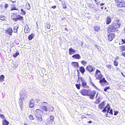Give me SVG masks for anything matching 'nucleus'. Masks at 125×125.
Wrapping results in <instances>:
<instances>
[{"label": "nucleus", "mask_w": 125, "mask_h": 125, "mask_svg": "<svg viewBox=\"0 0 125 125\" xmlns=\"http://www.w3.org/2000/svg\"><path fill=\"white\" fill-rule=\"evenodd\" d=\"M95 77L97 79H100V82L103 85H106L107 84V81L105 80L104 78H103L101 79L102 75L101 74V72L99 70L96 69L94 75Z\"/></svg>", "instance_id": "1"}, {"label": "nucleus", "mask_w": 125, "mask_h": 125, "mask_svg": "<svg viewBox=\"0 0 125 125\" xmlns=\"http://www.w3.org/2000/svg\"><path fill=\"white\" fill-rule=\"evenodd\" d=\"M120 25V21L117 20L112 23L111 25L109 26L108 29L111 32H114L116 30V29L119 28Z\"/></svg>", "instance_id": "2"}, {"label": "nucleus", "mask_w": 125, "mask_h": 125, "mask_svg": "<svg viewBox=\"0 0 125 125\" xmlns=\"http://www.w3.org/2000/svg\"><path fill=\"white\" fill-rule=\"evenodd\" d=\"M115 1L117 7H125V2L123 0H115Z\"/></svg>", "instance_id": "3"}, {"label": "nucleus", "mask_w": 125, "mask_h": 125, "mask_svg": "<svg viewBox=\"0 0 125 125\" xmlns=\"http://www.w3.org/2000/svg\"><path fill=\"white\" fill-rule=\"evenodd\" d=\"M41 112L39 109H36L35 111V115L38 121H41L42 120V117L41 114Z\"/></svg>", "instance_id": "4"}, {"label": "nucleus", "mask_w": 125, "mask_h": 125, "mask_svg": "<svg viewBox=\"0 0 125 125\" xmlns=\"http://www.w3.org/2000/svg\"><path fill=\"white\" fill-rule=\"evenodd\" d=\"M107 111V113H109L110 114L112 115L113 114V110L112 109H110V105L109 104H107L105 107L104 108L102 112H105Z\"/></svg>", "instance_id": "5"}, {"label": "nucleus", "mask_w": 125, "mask_h": 125, "mask_svg": "<svg viewBox=\"0 0 125 125\" xmlns=\"http://www.w3.org/2000/svg\"><path fill=\"white\" fill-rule=\"evenodd\" d=\"M17 14H13L11 16L12 18L13 19L14 21H17L18 20H20L21 21H22L23 19V17L21 16L20 15H17Z\"/></svg>", "instance_id": "6"}, {"label": "nucleus", "mask_w": 125, "mask_h": 125, "mask_svg": "<svg viewBox=\"0 0 125 125\" xmlns=\"http://www.w3.org/2000/svg\"><path fill=\"white\" fill-rule=\"evenodd\" d=\"M89 90L83 89L81 90L80 92L83 95L88 96L89 95Z\"/></svg>", "instance_id": "7"}, {"label": "nucleus", "mask_w": 125, "mask_h": 125, "mask_svg": "<svg viewBox=\"0 0 125 125\" xmlns=\"http://www.w3.org/2000/svg\"><path fill=\"white\" fill-rule=\"evenodd\" d=\"M86 70L89 72H91L95 70V68L94 67H93L91 65H88L86 67Z\"/></svg>", "instance_id": "8"}, {"label": "nucleus", "mask_w": 125, "mask_h": 125, "mask_svg": "<svg viewBox=\"0 0 125 125\" xmlns=\"http://www.w3.org/2000/svg\"><path fill=\"white\" fill-rule=\"evenodd\" d=\"M96 94V92L94 91H93L91 92L90 91L89 93V95L90 98L92 99H93Z\"/></svg>", "instance_id": "9"}, {"label": "nucleus", "mask_w": 125, "mask_h": 125, "mask_svg": "<svg viewBox=\"0 0 125 125\" xmlns=\"http://www.w3.org/2000/svg\"><path fill=\"white\" fill-rule=\"evenodd\" d=\"M115 34L114 33H110L109 34L107 37L108 40L109 41H112L114 38Z\"/></svg>", "instance_id": "10"}, {"label": "nucleus", "mask_w": 125, "mask_h": 125, "mask_svg": "<svg viewBox=\"0 0 125 125\" xmlns=\"http://www.w3.org/2000/svg\"><path fill=\"white\" fill-rule=\"evenodd\" d=\"M34 100L33 99L31 98L29 104V107L30 108H32L34 106Z\"/></svg>", "instance_id": "11"}, {"label": "nucleus", "mask_w": 125, "mask_h": 125, "mask_svg": "<svg viewBox=\"0 0 125 125\" xmlns=\"http://www.w3.org/2000/svg\"><path fill=\"white\" fill-rule=\"evenodd\" d=\"M12 29L11 28H9L7 30L5 31L6 33H8L9 35H12Z\"/></svg>", "instance_id": "12"}, {"label": "nucleus", "mask_w": 125, "mask_h": 125, "mask_svg": "<svg viewBox=\"0 0 125 125\" xmlns=\"http://www.w3.org/2000/svg\"><path fill=\"white\" fill-rule=\"evenodd\" d=\"M52 122L49 118H48L46 119L45 123L46 125H50L52 124Z\"/></svg>", "instance_id": "13"}, {"label": "nucleus", "mask_w": 125, "mask_h": 125, "mask_svg": "<svg viewBox=\"0 0 125 125\" xmlns=\"http://www.w3.org/2000/svg\"><path fill=\"white\" fill-rule=\"evenodd\" d=\"M30 30V29L28 27V25H25L24 30V31L25 33H28L29 32Z\"/></svg>", "instance_id": "14"}, {"label": "nucleus", "mask_w": 125, "mask_h": 125, "mask_svg": "<svg viewBox=\"0 0 125 125\" xmlns=\"http://www.w3.org/2000/svg\"><path fill=\"white\" fill-rule=\"evenodd\" d=\"M76 51L74 50L72 48H71L69 49V54L71 55L73 54Z\"/></svg>", "instance_id": "15"}, {"label": "nucleus", "mask_w": 125, "mask_h": 125, "mask_svg": "<svg viewBox=\"0 0 125 125\" xmlns=\"http://www.w3.org/2000/svg\"><path fill=\"white\" fill-rule=\"evenodd\" d=\"M72 57L74 58L75 59H80L81 58V56L78 54L74 55L72 56Z\"/></svg>", "instance_id": "16"}, {"label": "nucleus", "mask_w": 125, "mask_h": 125, "mask_svg": "<svg viewBox=\"0 0 125 125\" xmlns=\"http://www.w3.org/2000/svg\"><path fill=\"white\" fill-rule=\"evenodd\" d=\"M81 80L82 81V84L83 86L84 87H85L86 85V83L84 80H83L82 78H81Z\"/></svg>", "instance_id": "17"}, {"label": "nucleus", "mask_w": 125, "mask_h": 125, "mask_svg": "<svg viewBox=\"0 0 125 125\" xmlns=\"http://www.w3.org/2000/svg\"><path fill=\"white\" fill-rule=\"evenodd\" d=\"M2 123L3 125H8L9 124L8 122L6 120L5 118H4L3 119Z\"/></svg>", "instance_id": "18"}, {"label": "nucleus", "mask_w": 125, "mask_h": 125, "mask_svg": "<svg viewBox=\"0 0 125 125\" xmlns=\"http://www.w3.org/2000/svg\"><path fill=\"white\" fill-rule=\"evenodd\" d=\"M72 64L74 67L78 68L79 64L77 62H72Z\"/></svg>", "instance_id": "19"}, {"label": "nucleus", "mask_w": 125, "mask_h": 125, "mask_svg": "<svg viewBox=\"0 0 125 125\" xmlns=\"http://www.w3.org/2000/svg\"><path fill=\"white\" fill-rule=\"evenodd\" d=\"M79 70L81 73H83L85 71V70L84 67L81 66L80 67Z\"/></svg>", "instance_id": "20"}, {"label": "nucleus", "mask_w": 125, "mask_h": 125, "mask_svg": "<svg viewBox=\"0 0 125 125\" xmlns=\"http://www.w3.org/2000/svg\"><path fill=\"white\" fill-rule=\"evenodd\" d=\"M66 2L64 0L62 1V7L64 9L66 8Z\"/></svg>", "instance_id": "21"}, {"label": "nucleus", "mask_w": 125, "mask_h": 125, "mask_svg": "<svg viewBox=\"0 0 125 125\" xmlns=\"http://www.w3.org/2000/svg\"><path fill=\"white\" fill-rule=\"evenodd\" d=\"M111 22V18L110 17H108L106 19V23L107 24H109Z\"/></svg>", "instance_id": "22"}, {"label": "nucleus", "mask_w": 125, "mask_h": 125, "mask_svg": "<svg viewBox=\"0 0 125 125\" xmlns=\"http://www.w3.org/2000/svg\"><path fill=\"white\" fill-rule=\"evenodd\" d=\"M104 102H102L101 104L99 105V108L101 109H103L104 107Z\"/></svg>", "instance_id": "23"}, {"label": "nucleus", "mask_w": 125, "mask_h": 125, "mask_svg": "<svg viewBox=\"0 0 125 125\" xmlns=\"http://www.w3.org/2000/svg\"><path fill=\"white\" fill-rule=\"evenodd\" d=\"M4 76L3 75H1L0 76V82H2L4 80Z\"/></svg>", "instance_id": "24"}, {"label": "nucleus", "mask_w": 125, "mask_h": 125, "mask_svg": "<svg viewBox=\"0 0 125 125\" xmlns=\"http://www.w3.org/2000/svg\"><path fill=\"white\" fill-rule=\"evenodd\" d=\"M22 98L20 97V98L19 99V105L21 106L22 105V101H23L22 100Z\"/></svg>", "instance_id": "25"}, {"label": "nucleus", "mask_w": 125, "mask_h": 125, "mask_svg": "<svg viewBox=\"0 0 125 125\" xmlns=\"http://www.w3.org/2000/svg\"><path fill=\"white\" fill-rule=\"evenodd\" d=\"M34 37V34H32L28 36V39L30 40H31Z\"/></svg>", "instance_id": "26"}, {"label": "nucleus", "mask_w": 125, "mask_h": 125, "mask_svg": "<svg viewBox=\"0 0 125 125\" xmlns=\"http://www.w3.org/2000/svg\"><path fill=\"white\" fill-rule=\"evenodd\" d=\"M26 7L27 9L28 10H29L30 8V4L28 3H27L26 5Z\"/></svg>", "instance_id": "27"}, {"label": "nucleus", "mask_w": 125, "mask_h": 125, "mask_svg": "<svg viewBox=\"0 0 125 125\" xmlns=\"http://www.w3.org/2000/svg\"><path fill=\"white\" fill-rule=\"evenodd\" d=\"M94 30L95 31H99L100 30V27L98 26H95L94 28Z\"/></svg>", "instance_id": "28"}, {"label": "nucleus", "mask_w": 125, "mask_h": 125, "mask_svg": "<svg viewBox=\"0 0 125 125\" xmlns=\"http://www.w3.org/2000/svg\"><path fill=\"white\" fill-rule=\"evenodd\" d=\"M19 54V52H16L15 54H14L13 55V56L14 57H16Z\"/></svg>", "instance_id": "29"}, {"label": "nucleus", "mask_w": 125, "mask_h": 125, "mask_svg": "<svg viewBox=\"0 0 125 125\" xmlns=\"http://www.w3.org/2000/svg\"><path fill=\"white\" fill-rule=\"evenodd\" d=\"M120 47L121 48L122 51V52L125 50V45L124 46H121Z\"/></svg>", "instance_id": "30"}, {"label": "nucleus", "mask_w": 125, "mask_h": 125, "mask_svg": "<svg viewBox=\"0 0 125 125\" xmlns=\"http://www.w3.org/2000/svg\"><path fill=\"white\" fill-rule=\"evenodd\" d=\"M48 110L52 112L53 110V107L51 106L49 108Z\"/></svg>", "instance_id": "31"}, {"label": "nucleus", "mask_w": 125, "mask_h": 125, "mask_svg": "<svg viewBox=\"0 0 125 125\" xmlns=\"http://www.w3.org/2000/svg\"><path fill=\"white\" fill-rule=\"evenodd\" d=\"M42 108L43 110H45L46 111H47L48 110L47 108L45 106H43L42 107Z\"/></svg>", "instance_id": "32"}, {"label": "nucleus", "mask_w": 125, "mask_h": 125, "mask_svg": "<svg viewBox=\"0 0 125 125\" xmlns=\"http://www.w3.org/2000/svg\"><path fill=\"white\" fill-rule=\"evenodd\" d=\"M106 66L109 69H111L112 67V65L111 64H107Z\"/></svg>", "instance_id": "33"}, {"label": "nucleus", "mask_w": 125, "mask_h": 125, "mask_svg": "<svg viewBox=\"0 0 125 125\" xmlns=\"http://www.w3.org/2000/svg\"><path fill=\"white\" fill-rule=\"evenodd\" d=\"M114 65L117 66L118 65V63L116 60L115 59L114 62Z\"/></svg>", "instance_id": "34"}, {"label": "nucleus", "mask_w": 125, "mask_h": 125, "mask_svg": "<svg viewBox=\"0 0 125 125\" xmlns=\"http://www.w3.org/2000/svg\"><path fill=\"white\" fill-rule=\"evenodd\" d=\"M76 88L78 89H79L80 88V86L81 85V84H76L75 85Z\"/></svg>", "instance_id": "35"}, {"label": "nucleus", "mask_w": 125, "mask_h": 125, "mask_svg": "<svg viewBox=\"0 0 125 125\" xmlns=\"http://www.w3.org/2000/svg\"><path fill=\"white\" fill-rule=\"evenodd\" d=\"M81 63L83 64V65L85 66L87 64V63L86 61L84 60H83L81 61Z\"/></svg>", "instance_id": "36"}, {"label": "nucleus", "mask_w": 125, "mask_h": 125, "mask_svg": "<svg viewBox=\"0 0 125 125\" xmlns=\"http://www.w3.org/2000/svg\"><path fill=\"white\" fill-rule=\"evenodd\" d=\"M21 11L23 15H25L26 14V12L24 10H23V9H21Z\"/></svg>", "instance_id": "37"}, {"label": "nucleus", "mask_w": 125, "mask_h": 125, "mask_svg": "<svg viewBox=\"0 0 125 125\" xmlns=\"http://www.w3.org/2000/svg\"><path fill=\"white\" fill-rule=\"evenodd\" d=\"M5 17L2 15H0V19L4 20L5 19Z\"/></svg>", "instance_id": "38"}, {"label": "nucleus", "mask_w": 125, "mask_h": 125, "mask_svg": "<svg viewBox=\"0 0 125 125\" xmlns=\"http://www.w3.org/2000/svg\"><path fill=\"white\" fill-rule=\"evenodd\" d=\"M54 120V117L52 115H51L50 116V120H51L53 122V121Z\"/></svg>", "instance_id": "39"}, {"label": "nucleus", "mask_w": 125, "mask_h": 125, "mask_svg": "<svg viewBox=\"0 0 125 125\" xmlns=\"http://www.w3.org/2000/svg\"><path fill=\"white\" fill-rule=\"evenodd\" d=\"M94 8V11H95L96 12L99 10V9L98 8H96L95 7H94V8Z\"/></svg>", "instance_id": "40"}, {"label": "nucleus", "mask_w": 125, "mask_h": 125, "mask_svg": "<svg viewBox=\"0 0 125 125\" xmlns=\"http://www.w3.org/2000/svg\"><path fill=\"white\" fill-rule=\"evenodd\" d=\"M110 89L109 87H106L104 89V91H106L107 90Z\"/></svg>", "instance_id": "41"}, {"label": "nucleus", "mask_w": 125, "mask_h": 125, "mask_svg": "<svg viewBox=\"0 0 125 125\" xmlns=\"http://www.w3.org/2000/svg\"><path fill=\"white\" fill-rule=\"evenodd\" d=\"M14 28L13 29L14 32L15 33L17 32V29H18V28L17 27V28H16V27H14Z\"/></svg>", "instance_id": "42"}, {"label": "nucleus", "mask_w": 125, "mask_h": 125, "mask_svg": "<svg viewBox=\"0 0 125 125\" xmlns=\"http://www.w3.org/2000/svg\"><path fill=\"white\" fill-rule=\"evenodd\" d=\"M0 117L2 118L3 119H4V118H5V117L4 115L1 114H0Z\"/></svg>", "instance_id": "43"}, {"label": "nucleus", "mask_w": 125, "mask_h": 125, "mask_svg": "<svg viewBox=\"0 0 125 125\" xmlns=\"http://www.w3.org/2000/svg\"><path fill=\"white\" fill-rule=\"evenodd\" d=\"M100 99L98 98L97 99L96 101L95 102V103L98 104L100 102Z\"/></svg>", "instance_id": "44"}, {"label": "nucleus", "mask_w": 125, "mask_h": 125, "mask_svg": "<svg viewBox=\"0 0 125 125\" xmlns=\"http://www.w3.org/2000/svg\"><path fill=\"white\" fill-rule=\"evenodd\" d=\"M18 10V9L16 8V7H14L12 8L11 9V10Z\"/></svg>", "instance_id": "45"}, {"label": "nucleus", "mask_w": 125, "mask_h": 125, "mask_svg": "<svg viewBox=\"0 0 125 125\" xmlns=\"http://www.w3.org/2000/svg\"><path fill=\"white\" fill-rule=\"evenodd\" d=\"M88 6L91 8H94V7L93 6H92V5L91 4H89L88 5Z\"/></svg>", "instance_id": "46"}, {"label": "nucleus", "mask_w": 125, "mask_h": 125, "mask_svg": "<svg viewBox=\"0 0 125 125\" xmlns=\"http://www.w3.org/2000/svg\"><path fill=\"white\" fill-rule=\"evenodd\" d=\"M29 117L30 119L33 120L34 117L32 115H30L29 116Z\"/></svg>", "instance_id": "47"}, {"label": "nucleus", "mask_w": 125, "mask_h": 125, "mask_svg": "<svg viewBox=\"0 0 125 125\" xmlns=\"http://www.w3.org/2000/svg\"><path fill=\"white\" fill-rule=\"evenodd\" d=\"M121 41L122 42V44L125 43V39H122Z\"/></svg>", "instance_id": "48"}, {"label": "nucleus", "mask_w": 125, "mask_h": 125, "mask_svg": "<svg viewBox=\"0 0 125 125\" xmlns=\"http://www.w3.org/2000/svg\"><path fill=\"white\" fill-rule=\"evenodd\" d=\"M24 95V94H22L21 93H20V95L21 96L20 97H21V98H22V99H23L24 100V98L22 96H23V95Z\"/></svg>", "instance_id": "49"}, {"label": "nucleus", "mask_w": 125, "mask_h": 125, "mask_svg": "<svg viewBox=\"0 0 125 125\" xmlns=\"http://www.w3.org/2000/svg\"><path fill=\"white\" fill-rule=\"evenodd\" d=\"M8 5L7 4H6L5 5V8L6 9L8 7Z\"/></svg>", "instance_id": "50"}, {"label": "nucleus", "mask_w": 125, "mask_h": 125, "mask_svg": "<svg viewBox=\"0 0 125 125\" xmlns=\"http://www.w3.org/2000/svg\"><path fill=\"white\" fill-rule=\"evenodd\" d=\"M121 54L124 56V57H125V52H122L121 53Z\"/></svg>", "instance_id": "51"}, {"label": "nucleus", "mask_w": 125, "mask_h": 125, "mask_svg": "<svg viewBox=\"0 0 125 125\" xmlns=\"http://www.w3.org/2000/svg\"><path fill=\"white\" fill-rule=\"evenodd\" d=\"M42 105H45V104H47V103L45 102H44L42 103Z\"/></svg>", "instance_id": "52"}, {"label": "nucleus", "mask_w": 125, "mask_h": 125, "mask_svg": "<svg viewBox=\"0 0 125 125\" xmlns=\"http://www.w3.org/2000/svg\"><path fill=\"white\" fill-rule=\"evenodd\" d=\"M105 4L104 3H100V6H103V5H104V4Z\"/></svg>", "instance_id": "53"}, {"label": "nucleus", "mask_w": 125, "mask_h": 125, "mask_svg": "<svg viewBox=\"0 0 125 125\" xmlns=\"http://www.w3.org/2000/svg\"><path fill=\"white\" fill-rule=\"evenodd\" d=\"M100 1L99 2H97L96 3V4L97 5L98 7V5L99 4V3H100Z\"/></svg>", "instance_id": "54"}, {"label": "nucleus", "mask_w": 125, "mask_h": 125, "mask_svg": "<svg viewBox=\"0 0 125 125\" xmlns=\"http://www.w3.org/2000/svg\"><path fill=\"white\" fill-rule=\"evenodd\" d=\"M118 113V112H115L114 114V115H116Z\"/></svg>", "instance_id": "55"}, {"label": "nucleus", "mask_w": 125, "mask_h": 125, "mask_svg": "<svg viewBox=\"0 0 125 125\" xmlns=\"http://www.w3.org/2000/svg\"><path fill=\"white\" fill-rule=\"evenodd\" d=\"M52 7L54 9L56 8V6L55 5V6H52Z\"/></svg>", "instance_id": "56"}, {"label": "nucleus", "mask_w": 125, "mask_h": 125, "mask_svg": "<svg viewBox=\"0 0 125 125\" xmlns=\"http://www.w3.org/2000/svg\"><path fill=\"white\" fill-rule=\"evenodd\" d=\"M91 84L92 86H93L94 87H96L95 86V85H94V84L92 82H91Z\"/></svg>", "instance_id": "57"}, {"label": "nucleus", "mask_w": 125, "mask_h": 125, "mask_svg": "<svg viewBox=\"0 0 125 125\" xmlns=\"http://www.w3.org/2000/svg\"><path fill=\"white\" fill-rule=\"evenodd\" d=\"M99 48L100 47L98 46H97V47H96V48H97L98 50L99 49Z\"/></svg>", "instance_id": "58"}, {"label": "nucleus", "mask_w": 125, "mask_h": 125, "mask_svg": "<svg viewBox=\"0 0 125 125\" xmlns=\"http://www.w3.org/2000/svg\"><path fill=\"white\" fill-rule=\"evenodd\" d=\"M39 101H40V100L39 99H37L36 100V102L37 103L39 102Z\"/></svg>", "instance_id": "59"}, {"label": "nucleus", "mask_w": 125, "mask_h": 125, "mask_svg": "<svg viewBox=\"0 0 125 125\" xmlns=\"http://www.w3.org/2000/svg\"><path fill=\"white\" fill-rule=\"evenodd\" d=\"M47 28L48 29H49L50 28V26L49 25H48L47 26Z\"/></svg>", "instance_id": "60"}, {"label": "nucleus", "mask_w": 125, "mask_h": 125, "mask_svg": "<svg viewBox=\"0 0 125 125\" xmlns=\"http://www.w3.org/2000/svg\"><path fill=\"white\" fill-rule=\"evenodd\" d=\"M92 121H89L88 123H92Z\"/></svg>", "instance_id": "61"}, {"label": "nucleus", "mask_w": 125, "mask_h": 125, "mask_svg": "<svg viewBox=\"0 0 125 125\" xmlns=\"http://www.w3.org/2000/svg\"><path fill=\"white\" fill-rule=\"evenodd\" d=\"M115 59H119V57L118 56H117L115 58Z\"/></svg>", "instance_id": "62"}, {"label": "nucleus", "mask_w": 125, "mask_h": 125, "mask_svg": "<svg viewBox=\"0 0 125 125\" xmlns=\"http://www.w3.org/2000/svg\"><path fill=\"white\" fill-rule=\"evenodd\" d=\"M82 118H84V117H85L84 116V115H82Z\"/></svg>", "instance_id": "63"}, {"label": "nucleus", "mask_w": 125, "mask_h": 125, "mask_svg": "<svg viewBox=\"0 0 125 125\" xmlns=\"http://www.w3.org/2000/svg\"><path fill=\"white\" fill-rule=\"evenodd\" d=\"M121 74H122V75L123 76H124V77H125V76L124 75V74H123V73H121Z\"/></svg>", "instance_id": "64"}]
</instances>
